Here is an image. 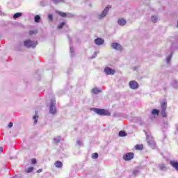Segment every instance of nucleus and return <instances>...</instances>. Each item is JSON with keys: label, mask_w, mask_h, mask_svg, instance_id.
<instances>
[{"label": "nucleus", "mask_w": 178, "mask_h": 178, "mask_svg": "<svg viewBox=\"0 0 178 178\" xmlns=\"http://www.w3.org/2000/svg\"><path fill=\"white\" fill-rule=\"evenodd\" d=\"M47 19H48L49 22H54V15L48 14Z\"/></svg>", "instance_id": "nucleus-32"}, {"label": "nucleus", "mask_w": 178, "mask_h": 178, "mask_svg": "<svg viewBox=\"0 0 178 178\" xmlns=\"http://www.w3.org/2000/svg\"><path fill=\"white\" fill-rule=\"evenodd\" d=\"M149 119L150 120H154L155 119V115L151 114L150 115H149Z\"/></svg>", "instance_id": "nucleus-41"}, {"label": "nucleus", "mask_w": 178, "mask_h": 178, "mask_svg": "<svg viewBox=\"0 0 178 178\" xmlns=\"http://www.w3.org/2000/svg\"><path fill=\"white\" fill-rule=\"evenodd\" d=\"M68 41L70 43V52L71 58H74V49L73 48V45H72V38L70 36H68Z\"/></svg>", "instance_id": "nucleus-10"}, {"label": "nucleus", "mask_w": 178, "mask_h": 178, "mask_svg": "<svg viewBox=\"0 0 178 178\" xmlns=\"http://www.w3.org/2000/svg\"><path fill=\"white\" fill-rule=\"evenodd\" d=\"M66 25V22H61L58 26V30H61V29H63V27H65V26Z\"/></svg>", "instance_id": "nucleus-33"}, {"label": "nucleus", "mask_w": 178, "mask_h": 178, "mask_svg": "<svg viewBox=\"0 0 178 178\" xmlns=\"http://www.w3.org/2000/svg\"><path fill=\"white\" fill-rule=\"evenodd\" d=\"M49 5V0H42L40 1V6H48Z\"/></svg>", "instance_id": "nucleus-22"}, {"label": "nucleus", "mask_w": 178, "mask_h": 178, "mask_svg": "<svg viewBox=\"0 0 178 178\" xmlns=\"http://www.w3.org/2000/svg\"><path fill=\"white\" fill-rule=\"evenodd\" d=\"M38 72H40V70H38L36 71V74H38V76L39 75Z\"/></svg>", "instance_id": "nucleus-50"}, {"label": "nucleus", "mask_w": 178, "mask_h": 178, "mask_svg": "<svg viewBox=\"0 0 178 178\" xmlns=\"http://www.w3.org/2000/svg\"><path fill=\"white\" fill-rule=\"evenodd\" d=\"M104 72L107 76H113V74L116 73V70L109 67H106L104 70Z\"/></svg>", "instance_id": "nucleus-8"}, {"label": "nucleus", "mask_w": 178, "mask_h": 178, "mask_svg": "<svg viewBox=\"0 0 178 178\" xmlns=\"http://www.w3.org/2000/svg\"><path fill=\"white\" fill-rule=\"evenodd\" d=\"M122 159H124V161H131L132 159H134V153L133 152L125 153L123 155Z\"/></svg>", "instance_id": "nucleus-7"}, {"label": "nucleus", "mask_w": 178, "mask_h": 178, "mask_svg": "<svg viewBox=\"0 0 178 178\" xmlns=\"http://www.w3.org/2000/svg\"><path fill=\"white\" fill-rule=\"evenodd\" d=\"M50 2L54 5H59V3H65V0H50Z\"/></svg>", "instance_id": "nucleus-21"}, {"label": "nucleus", "mask_w": 178, "mask_h": 178, "mask_svg": "<svg viewBox=\"0 0 178 178\" xmlns=\"http://www.w3.org/2000/svg\"><path fill=\"white\" fill-rule=\"evenodd\" d=\"M3 15V13H2V10H0V16H2Z\"/></svg>", "instance_id": "nucleus-49"}, {"label": "nucleus", "mask_w": 178, "mask_h": 178, "mask_svg": "<svg viewBox=\"0 0 178 178\" xmlns=\"http://www.w3.org/2000/svg\"><path fill=\"white\" fill-rule=\"evenodd\" d=\"M129 87L131 90H138V87L140 86L138 85V83L136 81H131L129 82Z\"/></svg>", "instance_id": "nucleus-12"}, {"label": "nucleus", "mask_w": 178, "mask_h": 178, "mask_svg": "<svg viewBox=\"0 0 178 178\" xmlns=\"http://www.w3.org/2000/svg\"><path fill=\"white\" fill-rule=\"evenodd\" d=\"M131 122H133V123H136V124H139L140 126H143V124H144L143 118H141V117H133L131 118Z\"/></svg>", "instance_id": "nucleus-9"}, {"label": "nucleus", "mask_w": 178, "mask_h": 178, "mask_svg": "<svg viewBox=\"0 0 178 178\" xmlns=\"http://www.w3.org/2000/svg\"><path fill=\"white\" fill-rule=\"evenodd\" d=\"M111 48L116 49V51H122V45L118 42H113L111 44Z\"/></svg>", "instance_id": "nucleus-15"}, {"label": "nucleus", "mask_w": 178, "mask_h": 178, "mask_svg": "<svg viewBox=\"0 0 178 178\" xmlns=\"http://www.w3.org/2000/svg\"><path fill=\"white\" fill-rule=\"evenodd\" d=\"M118 136L119 137H126V136H127V133H126V131H120Z\"/></svg>", "instance_id": "nucleus-30"}, {"label": "nucleus", "mask_w": 178, "mask_h": 178, "mask_svg": "<svg viewBox=\"0 0 178 178\" xmlns=\"http://www.w3.org/2000/svg\"><path fill=\"white\" fill-rule=\"evenodd\" d=\"M141 166H138L136 167L133 170H132V175L133 176H134L135 177L136 176H138V175H140V172H141Z\"/></svg>", "instance_id": "nucleus-14"}, {"label": "nucleus", "mask_w": 178, "mask_h": 178, "mask_svg": "<svg viewBox=\"0 0 178 178\" xmlns=\"http://www.w3.org/2000/svg\"><path fill=\"white\" fill-rule=\"evenodd\" d=\"M34 170V167H29L25 170L26 173H31Z\"/></svg>", "instance_id": "nucleus-34"}, {"label": "nucleus", "mask_w": 178, "mask_h": 178, "mask_svg": "<svg viewBox=\"0 0 178 178\" xmlns=\"http://www.w3.org/2000/svg\"><path fill=\"white\" fill-rule=\"evenodd\" d=\"M99 154L95 152L92 154V159H98Z\"/></svg>", "instance_id": "nucleus-37"}, {"label": "nucleus", "mask_w": 178, "mask_h": 178, "mask_svg": "<svg viewBox=\"0 0 178 178\" xmlns=\"http://www.w3.org/2000/svg\"><path fill=\"white\" fill-rule=\"evenodd\" d=\"M31 163H32V165H35L37 163V159H35V158L32 159Z\"/></svg>", "instance_id": "nucleus-40"}, {"label": "nucleus", "mask_w": 178, "mask_h": 178, "mask_svg": "<svg viewBox=\"0 0 178 178\" xmlns=\"http://www.w3.org/2000/svg\"><path fill=\"white\" fill-rule=\"evenodd\" d=\"M97 58V52H95L91 56V59H95Z\"/></svg>", "instance_id": "nucleus-42"}, {"label": "nucleus", "mask_w": 178, "mask_h": 178, "mask_svg": "<svg viewBox=\"0 0 178 178\" xmlns=\"http://www.w3.org/2000/svg\"><path fill=\"white\" fill-rule=\"evenodd\" d=\"M151 115H153L154 116H159V110L156 108H154L152 112Z\"/></svg>", "instance_id": "nucleus-26"}, {"label": "nucleus", "mask_w": 178, "mask_h": 178, "mask_svg": "<svg viewBox=\"0 0 178 178\" xmlns=\"http://www.w3.org/2000/svg\"><path fill=\"white\" fill-rule=\"evenodd\" d=\"M170 86L175 90H178V81L176 79H173L170 83Z\"/></svg>", "instance_id": "nucleus-17"}, {"label": "nucleus", "mask_w": 178, "mask_h": 178, "mask_svg": "<svg viewBox=\"0 0 178 178\" xmlns=\"http://www.w3.org/2000/svg\"><path fill=\"white\" fill-rule=\"evenodd\" d=\"M163 90H164V91H166V90H167L166 87H164Z\"/></svg>", "instance_id": "nucleus-51"}, {"label": "nucleus", "mask_w": 178, "mask_h": 178, "mask_svg": "<svg viewBox=\"0 0 178 178\" xmlns=\"http://www.w3.org/2000/svg\"><path fill=\"white\" fill-rule=\"evenodd\" d=\"M90 111L99 115V116H111V111L104 108H99L93 107L90 108Z\"/></svg>", "instance_id": "nucleus-1"}, {"label": "nucleus", "mask_w": 178, "mask_h": 178, "mask_svg": "<svg viewBox=\"0 0 178 178\" xmlns=\"http://www.w3.org/2000/svg\"><path fill=\"white\" fill-rule=\"evenodd\" d=\"M76 144L77 145H79V147H83L84 145L83 144V142H81L80 140H78L76 141Z\"/></svg>", "instance_id": "nucleus-38"}, {"label": "nucleus", "mask_w": 178, "mask_h": 178, "mask_svg": "<svg viewBox=\"0 0 178 178\" xmlns=\"http://www.w3.org/2000/svg\"><path fill=\"white\" fill-rule=\"evenodd\" d=\"M35 115L33 116V124H37L38 123V110H35Z\"/></svg>", "instance_id": "nucleus-18"}, {"label": "nucleus", "mask_w": 178, "mask_h": 178, "mask_svg": "<svg viewBox=\"0 0 178 178\" xmlns=\"http://www.w3.org/2000/svg\"><path fill=\"white\" fill-rule=\"evenodd\" d=\"M38 45V41L27 40L24 41V47L25 48H35Z\"/></svg>", "instance_id": "nucleus-5"}, {"label": "nucleus", "mask_w": 178, "mask_h": 178, "mask_svg": "<svg viewBox=\"0 0 178 178\" xmlns=\"http://www.w3.org/2000/svg\"><path fill=\"white\" fill-rule=\"evenodd\" d=\"M166 109H168V102L163 99L161 103V115L162 118H168V113H166Z\"/></svg>", "instance_id": "nucleus-3"}, {"label": "nucleus", "mask_w": 178, "mask_h": 178, "mask_svg": "<svg viewBox=\"0 0 178 178\" xmlns=\"http://www.w3.org/2000/svg\"><path fill=\"white\" fill-rule=\"evenodd\" d=\"M102 90H101V89L98 88H94L93 89H92V94H99V92H102Z\"/></svg>", "instance_id": "nucleus-25"}, {"label": "nucleus", "mask_w": 178, "mask_h": 178, "mask_svg": "<svg viewBox=\"0 0 178 178\" xmlns=\"http://www.w3.org/2000/svg\"><path fill=\"white\" fill-rule=\"evenodd\" d=\"M80 17H82L83 20H86V16L81 15Z\"/></svg>", "instance_id": "nucleus-46"}, {"label": "nucleus", "mask_w": 178, "mask_h": 178, "mask_svg": "<svg viewBox=\"0 0 178 178\" xmlns=\"http://www.w3.org/2000/svg\"><path fill=\"white\" fill-rule=\"evenodd\" d=\"M38 33V30H37V29H35V30H30V31H29V35H33V34L35 35V34H37Z\"/></svg>", "instance_id": "nucleus-31"}, {"label": "nucleus", "mask_w": 178, "mask_h": 178, "mask_svg": "<svg viewBox=\"0 0 178 178\" xmlns=\"http://www.w3.org/2000/svg\"><path fill=\"white\" fill-rule=\"evenodd\" d=\"M22 16H23L22 13H17L14 14L13 19H19V17H22Z\"/></svg>", "instance_id": "nucleus-27"}, {"label": "nucleus", "mask_w": 178, "mask_h": 178, "mask_svg": "<svg viewBox=\"0 0 178 178\" xmlns=\"http://www.w3.org/2000/svg\"><path fill=\"white\" fill-rule=\"evenodd\" d=\"M41 172H42V168L38 169L37 170V173H41Z\"/></svg>", "instance_id": "nucleus-44"}, {"label": "nucleus", "mask_w": 178, "mask_h": 178, "mask_svg": "<svg viewBox=\"0 0 178 178\" xmlns=\"http://www.w3.org/2000/svg\"><path fill=\"white\" fill-rule=\"evenodd\" d=\"M35 23H40L41 22V16L37 15L34 17Z\"/></svg>", "instance_id": "nucleus-29"}, {"label": "nucleus", "mask_w": 178, "mask_h": 178, "mask_svg": "<svg viewBox=\"0 0 178 178\" xmlns=\"http://www.w3.org/2000/svg\"><path fill=\"white\" fill-rule=\"evenodd\" d=\"M146 140H147L148 145L153 148V149L156 147V144L155 143V140L148 135V133L145 132Z\"/></svg>", "instance_id": "nucleus-6"}, {"label": "nucleus", "mask_w": 178, "mask_h": 178, "mask_svg": "<svg viewBox=\"0 0 178 178\" xmlns=\"http://www.w3.org/2000/svg\"><path fill=\"white\" fill-rule=\"evenodd\" d=\"M176 49H178V46L175 47V43H172L170 47V49L167 51V54H170L166 58L167 63H170V60H172V57L173 56V54Z\"/></svg>", "instance_id": "nucleus-2"}, {"label": "nucleus", "mask_w": 178, "mask_h": 178, "mask_svg": "<svg viewBox=\"0 0 178 178\" xmlns=\"http://www.w3.org/2000/svg\"><path fill=\"white\" fill-rule=\"evenodd\" d=\"M135 149H136V151H141L144 149V145L143 144H138L135 146Z\"/></svg>", "instance_id": "nucleus-24"}, {"label": "nucleus", "mask_w": 178, "mask_h": 178, "mask_svg": "<svg viewBox=\"0 0 178 178\" xmlns=\"http://www.w3.org/2000/svg\"><path fill=\"white\" fill-rule=\"evenodd\" d=\"M151 20L153 23H156V22H158V17L153 15L151 17Z\"/></svg>", "instance_id": "nucleus-35"}, {"label": "nucleus", "mask_w": 178, "mask_h": 178, "mask_svg": "<svg viewBox=\"0 0 178 178\" xmlns=\"http://www.w3.org/2000/svg\"><path fill=\"white\" fill-rule=\"evenodd\" d=\"M126 23H127V22L126 19H124V18H120L118 21L119 26H124Z\"/></svg>", "instance_id": "nucleus-20"}, {"label": "nucleus", "mask_w": 178, "mask_h": 178, "mask_svg": "<svg viewBox=\"0 0 178 178\" xmlns=\"http://www.w3.org/2000/svg\"><path fill=\"white\" fill-rule=\"evenodd\" d=\"M49 112L51 115H55L58 112V110H56V100L55 99H51Z\"/></svg>", "instance_id": "nucleus-4"}, {"label": "nucleus", "mask_w": 178, "mask_h": 178, "mask_svg": "<svg viewBox=\"0 0 178 178\" xmlns=\"http://www.w3.org/2000/svg\"><path fill=\"white\" fill-rule=\"evenodd\" d=\"M160 154L161 155V156H163L164 159H166V157L163 155V153L160 152Z\"/></svg>", "instance_id": "nucleus-45"}, {"label": "nucleus", "mask_w": 178, "mask_h": 178, "mask_svg": "<svg viewBox=\"0 0 178 178\" xmlns=\"http://www.w3.org/2000/svg\"><path fill=\"white\" fill-rule=\"evenodd\" d=\"M113 118H123V113H114L113 115Z\"/></svg>", "instance_id": "nucleus-28"}, {"label": "nucleus", "mask_w": 178, "mask_h": 178, "mask_svg": "<svg viewBox=\"0 0 178 178\" xmlns=\"http://www.w3.org/2000/svg\"><path fill=\"white\" fill-rule=\"evenodd\" d=\"M176 41H177V42H178V37L177 38Z\"/></svg>", "instance_id": "nucleus-52"}, {"label": "nucleus", "mask_w": 178, "mask_h": 178, "mask_svg": "<svg viewBox=\"0 0 178 178\" xmlns=\"http://www.w3.org/2000/svg\"><path fill=\"white\" fill-rule=\"evenodd\" d=\"M109 9H111V7L106 6L104 10L102 11V14L98 16L99 19H104L106 15H108V12H109Z\"/></svg>", "instance_id": "nucleus-13"}, {"label": "nucleus", "mask_w": 178, "mask_h": 178, "mask_svg": "<svg viewBox=\"0 0 178 178\" xmlns=\"http://www.w3.org/2000/svg\"><path fill=\"white\" fill-rule=\"evenodd\" d=\"M166 134H165V132H163V138H166Z\"/></svg>", "instance_id": "nucleus-48"}, {"label": "nucleus", "mask_w": 178, "mask_h": 178, "mask_svg": "<svg viewBox=\"0 0 178 178\" xmlns=\"http://www.w3.org/2000/svg\"><path fill=\"white\" fill-rule=\"evenodd\" d=\"M8 127H9V129H11V127H13V122H9Z\"/></svg>", "instance_id": "nucleus-43"}, {"label": "nucleus", "mask_w": 178, "mask_h": 178, "mask_svg": "<svg viewBox=\"0 0 178 178\" xmlns=\"http://www.w3.org/2000/svg\"><path fill=\"white\" fill-rule=\"evenodd\" d=\"M158 168L161 172H166L168 170V167L165 165V163H160L158 165Z\"/></svg>", "instance_id": "nucleus-19"}, {"label": "nucleus", "mask_w": 178, "mask_h": 178, "mask_svg": "<svg viewBox=\"0 0 178 178\" xmlns=\"http://www.w3.org/2000/svg\"><path fill=\"white\" fill-rule=\"evenodd\" d=\"M56 168H58V169H60V168L63 167V163L60 161H57L55 163Z\"/></svg>", "instance_id": "nucleus-23"}, {"label": "nucleus", "mask_w": 178, "mask_h": 178, "mask_svg": "<svg viewBox=\"0 0 178 178\" xmlns=\"http://www.w3.org/2000/svg\"><path fill=\"white\" fill-rule=\"evenodd\" d=\"M104 42H105V40L102 38H97L95 39V44L99 47L103 45Z\"/></svg>", "instance_id": "nucleus-16"}, {"label": "nucleus", "mask_w": 178, "mask_h": 178, "mask_svg": "<svg viewBox=\"0 0 178 178\" xmlns=\"http://www.w3.org/2000/svg\"><path fill=\"white\" fill-rule=\"evenodd\" d=\"M3 147H0V152H3Z\"/></svg>", "instance_id": "nucleus-47"}, {"label": "nucleus", "mask_w": 178, "mask_h": 178, "mask_svg": "<svg viewBox=\"0 0 178 178\" xmlns=\"http://www.w3.org/2000/svg\"><path fill=\"white\" fill-rule=\"evenodd\" d=\"M58 15L61 17H68L70 19H72V17H74V15H73L70 13L58 12Z\"/></svg>", "instance_id": "nucleus-11"}, {"label": "nucleus", "mask_w": 178, "mask_h": 178, "mask_svg": "<svg viewBox=\"0 0 178 178\" xmlns=\"http://www.w3.org/2000/svg\"><path fill=\"white\" fill-rule=\"evenodd\" d=\"M54 141L56 144H59V143H60V137L54 138Z\"/></svg>", "instance_id": "nucleus-36"}, {"label": "nucleus", "mask_w": 178, "mask_h": 178, "mask_svg": "<svg viewBox=\"0 0 178 178\" xmlns=\"http://www.w3.org/2000/svg\"><path fill=\"white\" fill-rule=\"evenodd\" d=\"M73 73V68H69L67 71V74H72Z\"/></svg>", "instance_id": "nucleus-39"}]
</instances>
